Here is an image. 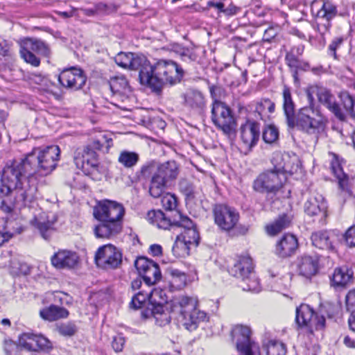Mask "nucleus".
Returning <instances> with one entry per match:
<instances>
[{"instance_id": "nucleus-17", "label": "nucleus", "mask_w": 355, "mask_h": 355, "mask_svg": "<svg viewBox=\"0 0 355 355\" xmlns=\"http://www.w3.org/2000/svg\"><path fill=\"white\" fill-rule=\"evenodd\" d=\"M260 135L259 124L253 121H247L241 127V139L242 147L245 150V153L257 144Z\"/></svg>"}, {"instance_id": "nucleus-11", "label": "nucleus", "mask_w": 355, "mask_h": 355, "mask_svg": "<svg viewBox=\"0 0 355 355\" xmlns=\"http://www.w3.org/2000/svg\"><path fill=\"white\" fill-rule=\"evenodd\" d=\"M296 323L300 327H307L310 332L324 327L325 318L315 314L313 310L306 304H302L296 309Z\"/></svg>"}, {"instance_id": "nucleus-37", "label": "nucleus", "mask_w": 355, "mask_h": 355, "mask_svg": "<svg viewBox=\"0 0 355 355\" xmlns=\"http://www.w3.org/2000/svg\"><path fill=\"white\" fill-rule=\"evenodd\" d=\"M151 179L149 184V193L155 198H159L164 193L168 184L161 180L159 178L151 173Z\"/></svg>"}, {"instance_id": "nucleus-2", "label": "nucleus", "mask_w": 355, "mask_h": 355, "mask_svg": "<svg viewBox=\"0 0 355 355\" xmlns=\"http://www.w3.org/2000/svg\"><path fill=\"white\" fill-rule=\"evenodd\" d=\"M125 209L122 204L110 200L100 201L96 206L94 215L101 223L94 228L96 237L112 239L122 230V219Z\"/></svg>"}, {"instance_id": "nucleus-22", "label": "nucleus", "mask_w": 355, "mask_h": 355, "mask_svg": "<svg viewBox=\"0 0 355 355\" xmlns=\"http://www.w3.org/2000/svg\"><path fill=\"white\" fill-rule=\"evenodd\" d=\"M152 67L146 57L143 55L133 54L129 69L138 70L139 78L142 85H146L152 73Z\"/></svg>"}, {"instance_id": "nucleus-14", "label": "nucleus", "mask_w": 355, "mask_h": 355, "mask_svg": "<svg viewBox=\"0 0 355 355\" xmlns=\"http://www.w3.org/2000/svg\"><path fill=\"white\" fill-rule=\"evenodd\" d=\"M135 266L148 286L153 285L161 279L159 265L155 261L146 257H139L135 261Z\"/></svg>"}, {"instance_id": "nucleus-50", "label": "nucleus", "mask_w": 355, "mask_h": 355, "mask_svg": "<svg viewBox=\"0 0 355 355\" xmlns=\"http://www.w3.org/2000/svg\"><path fill=\"white\" fill-rule=\"evenodd\" d=\"M150 301V293L138 292L132 298L130 306L135 309L141 308L146 300Z\"/></svg>"}, {"instance_id": "nucleus-43", "label": "nucleus", "mask_w": 355, "mask_h": 355, "mask_svg": "<svg viewBox=\"0 0 355 355\" xmlns=\"http://www.w3.org/2000/svg\"><path fill=\"white\" fill-rule=\"evenodd\" d=\"M190 245L180 235H178L172 248L173 254L177 257L189 255Z\"/></svg>"}, {"instance_id": "nucleus-28", "label": "nucleus", "mask_w": 355, "mask_h": 355, "mask_svg": "<svg viewBox=\"0 0 355 355\" xmlns=\"http://www.w3.org/2000/svg\"><path fill=\"white\" fill-rule=\"evenodd\" d=\"M148 309L150 311L156 324L160 327L169 324L171 319L170 313L175 314L172 311V302L165 306H152V307H148Z\"/></svg>"}, {"instance_id": "nucleus-32", "label": "nucleus", "mask_w": 355, "mask_h": 355, "mask_svg": "<svg viewBox=\"0 0 355 355\" xmlns=\"http://www.w3.org/2000/svg\"><path fill=\"white\" fill-rule=\"evenodd\" d=\"M147 220L159 229L166 230L170 226L174 225V223H172L170 218L161 210L149 211L147 214Z\"/></svg>"}, {"instance_id": "nucleus-51", "label": "nucleus", "mask_w": 355, "mask_h": 355, "mask_svg": "<svg viewBox=\"0 0 355 355\" xmlns=\"http://www.w3.org/2000/svg\"><path fill=\"white\" fill-rule=\"evenodd\" d=\"M20 54L21 58L27 62L30 63L34 67H38L40 65V61L38 58L33 54V51L30 49H26L24 48V46L21 44L20 49Z\"/></svg>"}, {"instance_id": "nucleus-26", "label": "nucleus", "mask_w": 355, "mask_h": 355, "mask_svg": "<svg viewBox=\"0 0 355 355\" xmlns=\"http://www.w3.org/2000/svg\"><path fill=\"white\" fill-rule=\"evenodd\" d=\"M283 110L286 116V123L291 128H293L295 116V105L293 100L291 90L288 87H284L282 92Z\"/></svg>"}, {"instance_id": "nucleus-8", "label": "nucleus", "mask_w": 355, "mask_h": 355, "mask_svg": "<svg viewBox=\"0 0 355 355\" xmlns=\"http://www.w3.org/2000/svg\"><path fill=\"white\" fill-rule=\"evenodd\" d=\"M211 120L214 124L225 135L234 133L236 121L230 108L223 102L213 103Z\"/></svg>"}, {"instance_id": "nucleus-47", "label": "nucleus", "mask_w": 355, "mask_h": 355, "mask_svg": "<svg viewBox=\"0 0 355 355\" xmlns=\"http://www.w3.org/2000/svg\"><path fill=\"white\" fill-rule=\"evenodd\" d=\"M3 196V198H2L0 203V211L4 214H11L13 211V209L15 205L18 206L19 208L26 207L20 206L15 202V195Z\"/></svg>"}, {"instance_id": "nucleus-7", "label": "nucleus", "mask_w": 355, "mask_h": 355, "mask_svg": "<svg viewBox=\"0 0 355 355\" xmlns=\"http://www.w3.org/2000/svg\"><path fill=\"white\" fill-rule=\"evenodd\" d=\"M311 102L313 98L311 94H307ZM293 128L297 126L309 135L317 136L322 132L325 127L326 120L320 112L311 105L300 108L294 118Z\"/></svg>"}, {"instance_id": "nucleus-44", "label": "nucleus", "mask_w": 355, "mask_h": 355, "mask_svg": "<svg viewBox=\"0 0 355 355\" xmlns=\"http://www.w3.org/2000/svg\"><path fill=\"white\" fill-rule=\"evenodd\" d=\"M179 189L185 196L186 200L192 201L197 198L198 192L193 184L186 179H182L179 182Z\"/></svg>"}, {"instance_id": "nucleus-9", "label": "nucleus", "mask_w": 355, "mask_h": 355, "mask_svg": "<svg viewBox=\"0 0 355 355\" xmlns=\"http://www.w3.org/2000/svg\"><path fill=\"white\" fill-rule=\"evenodd\" d=\"M232 336L237 350L242 355H261L258 344L251 339L249 327L241 324L235 326L232 330Z\"/></svg>"}, {"instance_id": "nucleus-60", "label": "nucleus", "mask_w": 355, "mask_h": 355, "mask_svg": "<svg viewBox=\"0 0 355 355\" xmlns=\"http://www.w3.org/2000/svg\"><path fill=\"white\" fill-rule=\"evenodd\" d=\"M345 305L349 313H355V290L349 291L346 295Z\"/></svg>"}, {"instance_id": "nucleus-62", "label": "nucleus", "mask_w": 355, "mask_h": 355, "mask_svg": "<svg viewBox=\"0 0 355 355\" xmlns=\"http://www.w3.org/2000/svg\"><path fill=\"white\" fill-rule=\"evenodd\" d=\"M330 26V21H319L316 19L315 24L314 25V29L316 31H318L321 35H324L329 31Z\"/></svg>"}, {"instance_id": "nucleus-31", "label": "nucleus", "mask_w": 355, "mask_h": 355, "mask_svg": "<svg viewBox=\"0 0 355 355\" xmlns=\"http://www.w3.org/2000/svg\"><path fill=\"white\" fill-rule=\"evenodd\" d=\"M40 315L44 320L55 321L61 318H67L69 311L64 308L56 305H51L41 310Z\"/></svg>"}, {"instance_id": "nucleus-27", "label": "nucleus", "mask_w": 355, "mask_h": 355, "mask_svg": "<svg viewBox=\"0 0 355 355\" xmlns=\"http://www.w3.org/2000/svg\"><path fill=\"white\" fill-rule=\"evenodd\" d=\"M327 204L322 196L311 198L304 204V211L309 216H320L321 218L327 216Z\"/></svg>"}, {"instance_id": "nucleus-18", "label": "nucleus", "mask_w": 355, "mask_h": 355, "mask_svg": "<svg viewBox=\"0 0 355 355\" xmlns=\"http://www.w3.org/2000/svg\"><path fill=\"white\" fill-rule=\"evenodd\" d=\"M52 265L57 269H71L79 261L77 253L68 250H59L51 259Z\"/></svg>"}, {"instance_id": "nucleus-53", "label": "nucleus", "mask_w": 355, "mask_h": 355, "mask_svg": "<svg viewBox=\"0 0 355 355\" xmlns=\"http://www.w3.org/2000/svg\"><path fill=\"white\" fill-rule=\"evenodd\" d=\"M133 53L121 52L118 53L114 60L115 62L124 69H129L132 59Z\"/></svg>"}, {"instance_id": "nucleus-4", "label": "nucleus", "mask_w": 355, "mask_h": 355, "mask_svg": "<svg viewBox=\"0 0 355 355\" xmlns=\"http://www.w3.org/2000/svg\"><path fill=\"white\" fill-rule=\"evenodd\" d=\"M184 75L183 69L171 60H159L152 67V73L147 86L159 93L166 85L180 83Z\"/></svg>"}, {"instance_id": "nucleus-45", "label": "nucleus", "mask_w": 355, "mask_h": 355, "mask_svg": "<svg viewBox=\"0 0 355 355\" xmlns=\"http://www.w3.org/2000/svg\"><path fill=\"white\" fill-rule=\"evenodd\" d=\"M118 161L124 167L131 168L138 162L139 155L135 152L123 150L120 153Z\"/></svg>"}, {"instance_id": "nucleus-40", "label": "nucleus", "mask_w": 355, "mask_h": 355, "mask_svg": "<svg viewBox=\"0 0 355 355\" xmlns=\"http://www.w3.org/2000/svg\"><path fill=\"white\" fill-rule=\"evenodd\" d=\"M171 300L168 302V296L166 291L160 288H155L150 292V304L148 307L152 306H165L171 304Z\"/></svg>"}, {"instance_id": "nucleus-15", "label": "nucleus", "mask_w": 355, "mask_h": 355, "mask_svg": "<svg viewBox=\"0 0 355 355\" xmlns=\"http://www.w3.org/2000/svg\"><path fill=\"white\" fill-rule=\"evenodd\" d=\"M74 162L78 168L89 173L96 169L98 166V155L91 146H87L76 151Z\"/></svg>"}, {"instance_id": "nucleus-16", "label": "nucleus", "mask_w": 355, "mask_h": 355, "mask_svg": "<svg viewBox=\"0 0 355 355\" xmlns=\"http://www.w3.org/2000/svg\"><path fill=\"white\" fill-rule=\"evenodd\" d=\"M60 83L66 88L80 89L86 83V77L80 69L71 67L64 69L58 76Z\"/></svg>"}, {"instance_id": "nucleus-25", "label": "nucleus", "mask_w": 355, "mask_h": 355, "mask_svg": "<svg viewBox=\"0 0 355 355\" xmlns=\"http://www.w3.org/2000/svg\"><path fill=\"white\" fill-rule=\"evenodd\" d=\"M318 261L311 256L304 255L298 258L297 270L300 275L309 279L318 272Z\"/></svg>"}, {"instance_id": "nucleus-30", "label": "nucleus", "mask_w": 355, "mask_h": 355, "mask_svg": "<svg viewBox=\"0 0 355 355\" xmlns=\"http://www.w3.org/2000/svg\"><path fill=\"white\" fill-rule=\"evenodd\" d=\"M109 87L113 96L121 98L122 101L126 98L128 93L130 91L128 83L123 76L111 78Z\"/></svg>"}, {"instance_id": "nucleus-1", "label": "nucleus", "mask_w": 355, "mask_h": 355, "mask_svg": "<svg viewBox=\"0 0 355 355\" xmlns=\"http://www.w3.org/2000/svg\"><path fill=\"white\" fill-rule=\"evenodd\" d=\"M33 177L32 168L25 158L8 162L1 173V194L15 195L17 204L31 206L37 192L36 185L31 184Z\"/></svg>"}, {"instance_id": "nucleus-46", "label": "nucleus", "mask_w": 355, "mask_h": 355, "mask_svg": "<svg viewBox=\"0 0 355 355\" xmlns=\"http://www.w3.org/2000/svg\"><path fill=\"white\" fill-rule=\"evenodd\" d=\"M275 109V104L269 98H264L257 103L255 110L262 116L273 113Z\"/></svg>"}, {"instance_id": "nucleus-29", "label": "nucleus", "mask_w": 355, "mask_h": 355, "mask_svg": "<svg viewBox=\"0 0 355 355\" xmlns=\"http://www.w3.org/2000/svg\"><path fill=\"white\" fill-rule=\"evenodd\" d=\"M184 105L198 111L202 110L205 106L203 94L198 90L188 89L182 95Z\"/></svg>"}, {"instance_id": "nucleus-12", "label": "nucleus", "mask_w": 355, "mask_h": 355, "mask_svg": "<svg viewBox=\"0 0 355 355\" xmlns=\"http://www.w3.org/2000/svg\"><path fill=\"white\" fill-rule=\"evenodd\" d=\"M96 264L105 269L118 268L122 262V253L112 244L100 247L95 255Z\"/></svg>"}, {"instance_id": "nucleus-54", "label": "nucleus", "mask_w": 355, "mask_h": 355, "mask_svg": "<svg viewBox=\"0 0 355 355\" xmlns=\"http://www.w3.org/2000/svg\"><path fill=\"white\" fill-rule=\"evenodd\" d=\"M161 202L163 207L167 210H173L177 206V199L174 195L166 193L162 196Z\"/></svg>"}, {"instance_id": "nucleus-49", "label": "nucleus", "mask_w": 355, "mask_h": 355, "mask_svg": "<svg viewBox=\"0 0 355 355\" xmlns=\"http://www.w3.org/2000/svg\"><path fill=\"white\" fill-rule=\"evenodd\" d=\"M345 110L349 112L352 117L355 118V97H352L347 92H343L340 94Z\"/></svg>"}, {"instance_id": "nucleus-24", "label": "nucleus", "mask_w": 355, "mask_h": 355, "mask_svg": "<svg viewBox=\"0 0 355 355\" xmlns=\"http://www.w3.org/2000/svg\"><path fill=\"white\" fill-rule=\"evenodd\" d=\"M298 248L297 238L293 234L284 235L276 245V254L281 257L293 254Z\"/></svg>"}, {"instance_id": "nucleus-35", "label": "nucleus", "mask_w": 355, "mask_h": 355, "mask_svg": "<svg viewBox=\"0 0 355 355\" xmlns=\"http://www.w3.org/2000/svg\"><path fill=\"white\" fill-rule=\"evenodd\" d=\"M291 218L286 214L280 216L273 223L266 226L267 233L270 236H275L283 230L289 227Z\"/></svg>"}, {"instance_id": "nucleus-21", "label": "nucleus", "mask_w": 355, "mask_h": 355, "mask_svg": "<svg viewBox=\"0 0 355 355\" xmlns=\"http://www.w3.org/2000/svg\"><path fill=\"white\" fill-rule=\"evenodd\" d=\"M312 92L316 93L319 101L332 112L338 119L341 121L345 119V114L336 103L335 97L329 90L323 87H315L312 89Z\"/></svg>"}, {"instance_id": "nucleus-13", "label": "nucleus", "mask_w": 355, "mask_h": 355, "mask_svg": "<svg viewBox=\"0 0 355 355\" xmlns=\"http://www.w3.org/2000/svg\"><path fill=\"white\" fill-rule=\"evenodd\" d=\"M213 211L216 224L223 230H231L239 222V214L233 207L218 204L215 205Z\"/></svg>"}, {"instance_id": "nucleus-5", "label": "nucleus", "mask_w": 355, "mask_h": 355, "mask_svg": "<svg viewBox=\"0 0 355 355\" xmlns=\"http://www.w3.org/2000/svg\"><path fill=\"white\" fill-rule=\"evenodd\" d=\"M197 300L187 296L172 300V311L178 315V320L189 331L196 330L201 322L207 321L205 312L197 309Z\"/></svg>"}, {"instance_id": "nucleus-34", "label": "nucleus", "mask_w": 355, "mask_h": 355, "mask_svg": "<svg viewBox=\"0 0 355 355\" xmlns=\"http://www.w3.org/2000/svg\"><path fill=\"white\" fill-rule=\"evenodd\" d=\"M352 272L346 267L336 268L331 279L335 286H345L352 281Z\"/></svg>"}, {"instance_id": "nucleus-3", "label": "nucleus", "mask_w": 355, "mask_h": 355, "mask_svg": "<svg viewBox=\"0 0 355 355\" xmlns=\"http://www.w3.org/2000/svg\"><path fill=\"white\" fill-rule=\"evenodd\" d=\"M282 156L277 153L272 157L274 166L261 173L253 182V189L257 192L266 194H277L287 180L285 166L279 162Z\"/></svg>"}, {"instance_id": "nucleus-19", "label": "nucleus", "mask_w": 355, "mask_h": 355, "mask_svg": "<svg viewBox=\"0 0 355 355\" xmlns=\"http://www.w3.org/2000/svg\"><path fill=\"white\" fill-rule=\"evenodd\" d=\"M174 225L182 228L179 234L190 245H198L200 235L193 221L187 216L180 215V219L174 222Z\"/></svg>"}, {"instance_id": "nucleus-39", "label": "nucleus", "mask_w": 355, "mask_h": 355, "mask_svg": "<svg viewBox=\"0 0 355 355\" xmlns=\"http://www.w3.org/2000/svg\"><path fill=\"white\" fill-rule=\"evenodd\" d=\"M336 14V7L329 1H325L323 2L322 8L318 11L316 17L319 21H331Z\"/></svg>"}, {"instance_id": "nucleus-41", "label": "nucleus", "mask_w": 355, "mask_h": 355, "mask_svg": "<svg viewBox=\"0 0 355 355\" xmlns=\"http://www.w3.org/2000/svg\"><path fill=\"white\" fill-rule=\"evenodd\" d=\"M331 170L337 178L339 183L340 188L347 193H349L348 188V178L346 174L343 171V168L340 167V164L337 160L331 162Z\"/></svg>"}, {"instance_id": "nucleus-6", "label": "nucleus", "mask_w": 355, "mask_h": 355, "mask_svg": "<svg viewBox=\"0 0 355 355\" xmlns=\"http://www.w3.org/2000/svg\"><path fill=\"white\" fill-rule=\"evenodd\" d=\"M60 150L58 146H49L44 148H34L25 159L32 168L33 175L46 176L57 166Z\"/></svg>"}, {"instance_id": "nucleus-20", "label": "nucleus", "mask_w": 355, "mask_h": 355, "mask_svg": "<svg viewBox=\"0 0 355 355\" xmlns=\"http://www.w3.org/2000/svg\"><path fill=\"white\" fill-rule=\"evenodd\" d=\"M56 221L57 217L54 214L42 213L31 221V224L39 230L42 237L47 240L55 231Z\"/></svg>"}, {"instance_id": "nucleus-56", "label": "nucleus", "mask_w": 355, "mask_h": 355, "mask_svg": "<svg viewBox=\"0 0 355 355\" xmlns=\"http://www.w3.org/2000/svg\"><path fill=\"white\" fill-rule=\"evenodd\" d=\"M58 331L60 334L64 336H72L77 331L76 325L71 322L63 323L58 326Z\"/></svg>"}, {"instance_id": "nucleus-33", "label": "nucleus", "mask_w": 355, "mask_h": 355, "mask_svg": "<svg viewBox=\"0 0 355 355\" xmlns=\"http://www.w3.org/2000/svg\"><path fill=\"white\" fill-rule=\"evenodd\" d=\"M22 44L26 49H30L41 55L49 57L50 55L51 51L49 46L40 40L26 38L23 40Z\"/></svg>"}, {"instance_id": "nucleus-55", "label": "nucleus", "mask_w": 355, "mask_h": 355, "mask_svg": "<svg viewBox=\"0 0 355 355\" xmlns=\"http://www.w3.org/2000/svg\"><path fill=\"white\" fill-rule=\"evenodd\" d=\"M112 139H108L105 135H101L98 138L94 139L92 144L90 145L92 148L95 150H101L104 146L108 148L112 142Z\"/></svg>"}, {"instance_id": "nucleus-63", "label": "nucleus", "mask_w": 355, "mask_h": 355, "mask_svg": "<svg viewBox=\"0 0 355 355\" xmlns=\"http://www.w3.org/2000/svg\"><path fill=\"white\" fill-rule=\"evenodd\" d=\"M7 228L8 227L6 226L3 230H0V246L8 241L14 235L21 233V231L17 230L10 232L7 230Z\"/></svg>"}, {"instance_id": "nucleus-57", "label": "nucleus", "mask_w": 355, "mask_h": 355, "mask_svg": "<svg viewBox=\"0 0 355 355\" xmlns=\"http://www.w3.org/2000/svg\"><path fill=\"white\" fill-rule=\"evenodd\" d=\"M286 61L289 67L297 69L301 67V61L295 53V49H291L286 55Z\"/></svg>"}, {"instance_id": "nucleus-36", "label": "nucleus", "mask_w": 355, "mask_h": 355, "mask_svg": "<svg viewBox=\"0 0 355 355\" xmlns=\"http://www.w3.org/2000/svg\"><path fill=\"white\" fill-rule=\"evenodd\" d=\"M312 243L316 248L322 250H331L333 246L327 232H317L312 234Z\"/></svg>"}, {"instance_id": "nucleus-59", "label": "nucleus", "mask_w": 355, "mask_h": 355, "mask_svg": "<svg viewBox=\"0 0 355 355\" xmlns=\"http://www.w3.org/2000/svg\"><path fill=\"white\" fill-rule=\"evenodd\" d=\"M52 347L51 343L42 335L36 336L35 351L39 349L48 350Z\"/></svg>"}, {"instance_id": "nucleus-38", "label": "nucleus", "mask_w": 355, "mask_h": 355, "mask_svg": "<svg viewBox=\"0 0 355 355\" xmlns=\"http://www.w3.org/2000/svg\"><path fill=\"white\" fill-rule=\"evenodd\" d=\"M168 273L171 275L169 282L171 288L180 290L186 286L187 276L184 272L178 269H170Z\"/></svg>"}, {"instance_id": "nucleus-64", "label": "nucleus", "mask_w": 355, "mask_h": 355, "mask_svg": "<svg viewBox=\"0 0 355 355\" xmlns=\"http://www.w3.org/2000/svg\"><path fill=\"white\" fill-rule=\"evenodd\" d=\"M345 241L347 246L355 247V225L350 227L345 232Z\"/></svg>"}, {"instance_id": "nucleus-48", "label": "nucleus", "mask_w": 355, "mask_h": 355, "mask_svg": "<svg viewBox=\"0 0 355 355\" xmlns=\"http://www.w3.org/2000/svg\"><path fill=\"white\" fill-rule=\"evenodd\" d=\"M35 334L24 333L19 338V345L24 349L28 351H35Z\"/></svg>"}, {"instance_id": "nucleus-61", "label": "nucleus", "mask_w": 355, "mask_h": 355, "mask_svg": "<svg viewBox=\"0 0 355 355\" xmlns=\"http://www.w3.org/2000/svg\"><path fill=\"white\" fill-rule=\"evenodd\" d=\"M245 279H248L249 282L247 284L246 287H243V290L252 292H259L260 291L259 282L253 275V272L249 277L245 278Z\"/></svg>"}, {"instance_id": "nucleus-58", "label": "nucleus", "mask_w": 355, "mask_h": 355, "mask_svg": "<svg viewBox=\"0 0 355 355\" xmlns=\"http://www.w3.org/2000/svg\"><path fill=\"white\" fill-rule=\"evenodd\" d=\"M97 14H110L111 12H116L118 9V6L115 4L110 3L106 4L102 2L98 3L95 5Z\"/></svg>"}, {"instance_id": "nucleus-52", "label": "nucleus", "mask_w": 355, "mask_h": 355, "mask_svg": "<svg viewBox=\"0 0 355 355\" xmlns=\"http://www.w3.org/2000/svg\"><path fill=\"white\" fill-rule=\"evenodd\" d=\"M278 137V130L274 125L266 127L263 132V139L266 143L272 144L277 141Z\"/></svg>"}, {"instance_id": "nucleus-10", "label": "nucleus", "mask_w": 355, "mask_h": 355, "mask_svg": "<svg viewBox=\"0 0 355 355\" xmlns=\"http://www.w3.org/2000/svg\"><path fill=\"white\" fill-rule=\"evenodd\" d=\"M141 173L146 178L153 173L167 184H169L177 178L179 174V168L175 161H168L158 166L149 164L142 166Z\"/></svg>"}, {"instance_id": "nucleus-42", "label": "nucleus", "mask_w": 355, "mask_h": 355, "mask_svg": "<svg viewBox=\"0 0 355 355\" xmlns=\"http://www.w3.org/2000/svg\"><path fill=\"white\" fill-rule=\"evenodd\" d=\"M261 355H286V347L280 341L270 343L267 347H263L261 349Z\"/></svg>"}, {"instance_id": "nucleus-23", "label": "nucleus", "mask_w": 355, "mask_h": 355, "mask_svg": "<svg viewBox=\"0 0 355 355\" xmlns=\"http://www.w3.org/2000/svg\"><path fill=\"white\" fill-rule=\"evenodd\" d=\"M229 272L232 275L245 280L253 272L252 259L248 256L239 257L234 266L230 268Z\"/></svg>"}]
</instances>
